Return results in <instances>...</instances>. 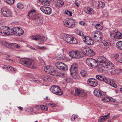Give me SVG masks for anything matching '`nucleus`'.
Here are the masks:
<instances>
[{"mask_svg":"<svg viewBox=\"0 0 122 122\" xmlns=\"http://www.w3.org/2000/svg\"><path fill=\"white\" fill-rule=\"evenodd\" d=\"M100 66L108 69H113L114 68V65L108 60L105 57L103 56L100 57Z\"/></svg>","mask_w":122,"mask_h":122,"instance_id":"obj_1","label":"nucleus"},{"mask_svg":"<svg viewBox=\"0 0 122 122\" xmlns=\"http://www.w3.org/2000/svg\"><path fill=\"white\" fill-rule=\"evenodd\" d=\"M19 61L20 63L26 67L32 69H35L36 68V65L35 62L32 60L23 58L20 59Z\"/></svg>","mask_w":122,"mask_h":122,"instance_id":"obj_2","label":"nucleus"},{"mask_svg":"<svg viewBox=\"0 0 122 122\" xmlns=\"http://www.w3.org/2000/svg\"><path fill=\"white\" fill-rule=\"evenodd\" d=\"M35 11V10H31L28 12L29 14L27 15H30L32 17L33 19L35 20L38 25H41L43 23V19L41 17H40L39 15L36 14Z\"/></svg>","mask_w":122,"mask_h":122,"instance_id":"obj_3","label":"nucleus"},{"mask_svg":"<svg viewBox=\"0 0 122 122\" xmlns=\"http://www.w3.org/2000/svg\"><path fill=\"white\" fill-rule=\"evenodd\" d=\"M62 36H64L63 37L65 40L68 43L71 44H75L77 43L76 39L71 35L64 33Z\"/></svg>","mask_w":122,"mask_h":122,"instance_id":"obj_4","label":"nucleus"},{"mask_svg":"<svg viewBox=\"0 0 122 122\" xmlns=\"http://www.w3.org/2000/svg\"><path fill=\"white\" fill-rule=\"evenodd\" d=\"M96 78L100 81L105 82L115 88L117 87V84L112 80L107 79L105 77H103L102 76L100 75H96Z\"/></svg>","mask_w":122,"mask_h":122,"instance_id":"obj_5","label":"nucleus"},{"mask_svg":"<svg viewBox=\"0 0 122 122\" xmlns=\"http://www.w3.org/2000/svg\"><path fill=\"white\" fill-rule=\"evenodd\" d=\"M82 53L89 56H93L95 54V53L88 47H84L81 49Z\"/></svg>","mask_w":122,"mask_h":122,"instance_id":"obj_6","label":"nucleus"},{"mask_svg":"<svg viewBox=\"0 0 122 122\" xmlns=\"http://www.w3.org/2000/svg\"><path fill=\"white\" fill-rule=\"evenodd\" d=\"M50 90L53 93L58 95L60 96L63 94L62 91L59 86L53 85L50 88Z\"/></svg>","mask_w":122,"mask_h":122,"instance_id":"obj_7","label":"nucleus"},{"mask_svg":"<svg viewBox=\"0 0 122 122\" xmlns=\"http://www.w3.org/2000/svg\"><path fill=\"white\" fill-rule=\"evenodd\" d=\"M11 29L2 26L0 28V35L2 36L11 35Z\"/></svg>","mask_w":122,"mask_h":122,"instance_id":"obj_8","label":"nucleus"},{"mask_svg":"<svg viewBox=\"0 0 122 122\" xmlns=\"http://www.w3.org/2000/svg\"><path fill=\"white\" fill-rule=\"evenodd\" d=\"M11 35H15L20 36L23 35L24 31L22 29L17 27H14L11 29Z\"/></svg>","mask_w":122,"mask_h":122,"instance_id":"obj_9","label":"nucleus"},{"mask_svg":"<svg viewBox=\"0 0 122 122\" xmlns=\"http://www.w3.org/2000/svg\"><path fill=\"white\" fill-rule=\"evenodd\" d=\"M87 64L89 66L93 67L98 66V63L96 60L90 58H87L86 61Z\"/></svg>","mask_w":122,"mask_h":122,"instance_id":"obj_10","label":"nucleus"},{"mask_svg":"<svg viewBox=\"0 0 122 122\" xmlns=\"http://www.w3.org/2000/svg\"><path fill=\"white\" fill-rule=\"evenodd\" d=\"M94 94L97 97L102 98V100L104 101L107 99V95L102 91L98 90H95L94 92Z\"/></svg>","mask_w":122,"mask_h":122,"instance_id":"obj_11","label":"nucleus"},{"mask_svg":"<svg viewBox=\"0 0 122 122\" xmlns=\"http://www.w3.org/2000/svg\"><path fill=\"white\" fill-rule=\"evenodd\" d=\"M71 94L73 95L81 97L85 96L87 94L86 92H85L84 91H81L77 88L75 89V92L72 91H71Z\"/></svg>","mask_w":122,"mask_h":122,"instance_id":"obj_12","label":"nucleus"},{"mask_svg":"<svg viewBox=\"0 0 122 122\" xmlns=\"http://www.w3.org/2000/svg\"><path fill=\"white\" fill-rule=\"evenodd\" d=\"M93 37L98 41H100L102 40L103 38L102 33L98 31H96L93 33L92 35Z\"/></svg>","mask_w":122,"mask_h":122,"instance_id":"obj_13","label":"nucleus"},{"mask_svg":"<svg viewBox=\"0 0 122 122\" xmlns=\"http://www.w3.org/2000/svg\"><path fill=\"white\" fill-rule=\"evenodd\" d=\"M44 70L47 73L54 76H57L56 71L53 70V67L51 66H47L44 68Z\"/></svg>","mask_w":122,"mask_h":122,"instance_id":"obj_14","label":"nucleus"},{"mask_svg":"<svg viewBox=\"0 0 122 122\" xmlns=\"http://www.w3.org/2000/svg\"><path fill=\"white\" fill-rule=\"evenodd\" d=\"M69 55L71 57L75 58H80L83 56V55H81L80 54L78 51H70L69 53Z\"/></svg>","mask_w":122,"mask_h":122,"instance_id":"obj_15","label":"nucleus"},{"mask_svg":"<svg viewBox=\"0 0 122 122\" xmlns=\"http://www.w3.org/2000/svg\"><path fill=\"white\" fill-rule=\"evenodd\" d=\"M64 23L66 27L71 28L74 27L75 25L73 19H71L66 20L64 22Z\"/></svg>","mask_w":122,"mask_h":122,"instance_id":"obj_16","label":"nucleus"},{"mask_svg":"<svg viewBox=\"0 0 122 122\" xmlns=\"http://www.w3.org/2000/svg\"><path fill=\"white\" fill-rule=\"evenodd\" d=\"M30 38L32 40L39 41V43L41 44L43 43L45 39V37H42L39 35H34L31 36Z\"/></svg>","mask_w":122,"mask_h":122,"instance_id":"obj_17","label":"nucleus"},{"mask_svg":"<svg viewBox=\"0 0 122 122\" xmlns=\"http://www.w3.org/2000/svg\"><path fill=\"white\" fill-rule=\"evenodd\" d=\"M56 66L58 68L62 70L65 71L67 69L66 65L62 62H58L56 64Z\"/></svg>","mask_w":122,"mask_h":122,"instance_id":"obj_18","label":"nucleus"},{"mask_svg":"<svg viewBox=\"0 0 122 122\" xmlns=\"http://www.w3.org/2000/svg\"><path fill=\"white\" fill-rule=\"evenodd\" d=\"M40 9L43 12L47 15H49L51 13V9L49 7L42 6Z\"/></svg>","mask_w":122,"mask_h":122,"instance_id":"obj_19","label":"nucleus"},{"mask_svg":"<svg viewBox=\"0 0 122 122\" xmlns=\"http://www.w3.org/2000/svg\"><path fill=\"white\" fill-rule=\"evenodd\" d=\"M3 16L5 17H8L12 15V13L10 10H8L5 8H3L1 10Z\"/></svg>","mask_w":122,"mask_h":122,"instance_id":"obj_20","label":"nucleus"},{"mask_svg":"<svg viewBox=\"0 0 122 122\" xmlns=\"http://www.w3.org/2000/svg\"><path fill=\"white\" fill-rule=\"evenodd\" d=\"M83 40L84 42L87 45H92L94 43V41L89 36H85L83 38Z\"/></svg>","mask_w":122,"mask_h":122,"instance_id":"obj_21","label":"nucleus"},{"mask_svg":"<svg viewBox=\"0 0 122 122\" xmlns=\"http://www.w3.org/2000/svg\"><path fill=\"white\" fill-rule=\"evenodd\" d=\"M77 65L76 64H74L73 65L71 66L70 69L71 73V75L73 74L74 73H76V72L77 70Z\"/></svg>","mask_w":122,"mask_h":122,"instance_id":"obj_22","label":"nucleus"},{"mask_svg":"<svg viewBox=\"0 0 122 122\" xmlns=\"http://www.w3.org/2000/svg\"><path fill=\"white\" fill-rule=\"evenodd\" d=\"M55 3L56 6L57 7L61 6L64 4L63 0H56Z\"/></svg>","mask_w":122,"mask_h":122,"instance_id":"obj_23","label":"nucleus"},{"mask_svg":"<svg viewBox=\"0 0 122 122\" xmlns=\"http://www.w3.org/2000/svg\"><path fill=\"white\" fill-rule=\"evenodd\" d=\"M86 12L89 14H93L94 11L92 9L89 7H87Z\"/></svg>","mask_w":122,"mask_h":122,"instance_id":"obj_24","label":"nucleus"},{"mask_svg":"<svg viewBox=\"0 0 122 122\" xmlns=\"http://www.w3.org/2000/svg\"><path fill=\"white\" fill-rule=\"evenodd\" d=\"M12 43L5 42L4 43V46L7 48L11 49Z\"/></svg>","mask_w":122,"mask_h":122,"instance_id":"obj_25","label":"nucleus"},{"mask_svg":"<svg viewBox=\"0 0 122 122\" xmlns=\"http://www.w3.org/2000/svg\"><path fill=\"white\" fill-rule=\"evenodd\" d=\"M102 47L104 49H108L109 47L108 43L105 41L103 42Z\"/></svg>","mask_w":122,"mask_h":122,"instance_id":"obj_26","label":"nucleus"},{"mask_svg":"<svg viewBox=\"0 0 122 122\" xmlns=\"http://www.w3.org/2000/svg\"><path fill=\"white\" fill-rule=\"evenodd\" d=\"M117 47L120 50L122 51V41L118 42L117 43Z\"/></svg>","mask_w":122,"mask_h":122,"instance_id":"obj_27","label":"nucleus"},{"mask_svg":"<svg viewBox=\"0 0 122 122\" xmlns=\"http://www.w3.org/2000/svg\"><path fill=\"white\" fill-rule=\"evenodd\" d=\"M115 34L116 39L122 38V34L120 32L117 31Z\"/></svg>","mask_w":122,"mask_h":122,"instance_id":"obj_28","label":"nucleus"},{"mask_svg":"<svg viewBox=\"0 0 122 122\" xmlns=\"http://www.w3.org/2000/svg\"><path fill=\"white\" fill-rule=\"evenodd\" d=\"M99 66V67L98 68L97 71H98L100 73L103 72L104 71V67L102 66V67H101L102 66H100V64H98V66Z\"/></svg>","mask_w":122,"mask_h":122,"instance_id":"obj_29","label":"nucleus"},{"mask_svg":"<svg viewBox=\"0 0 122 122\" xmlns=\"http://www.w3.org/2000/svg\"><path fill=\"white\" fill-rule=\"evenodd\" d=\"M94 79L93 78H90L88 79L87 81V84L90 86H92L93 82L94 81Z\"/></svg>","mask_w":122,"mask_h":122,"instance_id":"obj_30","label":"nucleus"},{"mask_svg":"<svg viewBox=\"0 0 122 122\" xmlns=\"http://www.w3.org/2000/svg\"><path fill=\"white\" fill-rule=\"evenodd\" d=\"M12 48L15 47L19 49L21 48V46L20 45H18L17 44L12 43Z\"/></svg>","mask_w":122,"mask_h":122,"instance_id":"obj_31","label":"nucleus"},{"mask_svg":"<svg viewBox=\"0 0 122 122\" xmlns=\"http://www.w3.org/2000/svg\"><path fill=\"white\" fill-rule=\"evenodd\" d=\"M117 61L120 63H122V54H118V57L117 59Z\"/></svg>","mask_w":122,"mask_h":122,"instance_id":"obj_32","label":"nucleus"},{"mask_svg":"<svg viewBox=\"0 0 122 122\" xmlns=\"http://www.w3.org/2000/svg\"><path fill=\"white\" fill-rule=\"evenodd\" d=\"M98 5L99 7L101 8H103L105 6L104 3L102 1L99 2Z\"/></svg>","mask_w":122,"mask_h":122,"instance_id":"obj_33","label":"nucleus"},{"mask_svg":"<svg viewBox=\"0 0 122 122\" xmlns=\"http://www.w3.org/2000/svg\"><path fill=\"white\" fill-rule=\"evenodd\" d=\"M81 74L83 77H84L87 76V75L86 72L85 70H82L81 71Z\"/></svg>","mask_w":122,"mask_h":122,"instance_id":"obj_34","label":"nucleus"},{"mask_svg":"<svg viewBox=\"0 0 122 122\" xmlns=\"http://www.w3.org/2000/svg\"><path fill=\"white\" fill-rule=\"evenodd\" d=\"M65 80L67 83H71L73 82L72 79L70 77H67L65 79Z\"/></svg>","mask_w":122,"mask_h":122,"instance_id":"obj_35","label":"nucleus"},{"mask_svg":"<svg viewBox=\"0 0 122 122\" xmlns=\"http://www.w3.org/2000/svg\"><path fill=\"white\" fill-rule=\"evenodd\" d=\"M76 32L77 33V34L81 36H83L84 35L82 31L80 30H76Z\"/></svg>","mask_w":122,"mask_h":122,"instance_id":"obj_36","label":"nucleus"},{"mask_svg":"<svg viewBox=\"0 0 122 122\" xmlns=\"http://www.w3.org/2000/svg\"><path fill=\"white\" fill-rule=\"evenodd\" d=\"M96 29L98 30H101L102 29V26L100 24H97L95 26Z\"/></svg>","mask_w":122,"mask_h":122,"instance_id":"obj_37","label":"nucleus"},{"mask_svg":"<svg viewBox=\"0 0 122 122\" xmlns=\"http://www.w3.org/2000/svg\"><path fill=\"white\" fill-rule=\"evenodd\" d=\"M50 2L49 1L47 0H44V2L43 4L44 5L48 6L50 5Z\"/></svg>","mask_w":122,"mask_h":122,"instance_id":"obj_38","label":"nucleus"},{"mask_svg":"<svg viewBox=\"0 0 122 122\" xmlns=\"http://www.w3.org/2000/svg\"><path fill=\"white\" fill-rule=\"evenodd\" d=\"M106 120L105 118L102 116L100 117L98 120V122H104Z\"/></svg>","mask_w":122,"mask_h":122,"instance_id":"obj_39","label":"nucleus"},{"mask_svg":"<svg viewBox=\"0 0 122 122\" xmlns=\"http://www.w3.org/2000/svg\"><path fill=\"white\" fill-rule=\"evenodd\" d=\"M4 1L9 4H13L14 2V0H4Z\"/></svg>","mask_w":122,"mask_h":122,"instance_id":"obj_40","label":"nucleus"},{"mask_svg":"<svg viewBox=\"0 0 122 122\" xmlns=\"http://www.w3.org/2000/svg\"><path fill=\"white\" fill-rule=\"evenodd\" d=\"M110 37L113 40H116L115 33H112L110 34Z\"/></svg>","mask_w":122,"mask_h":122,"instance_id":"obj_41","label":"nucleus"},{"mask_svg":"<svg viewBox=\"0 0 122 122\" xmlns=\"http://www.w3.org/2000/svg\"><path fill=\"white\" fill-rule=\"evenodd\" d=\"M92 86L95 87L98 85V83L96 79H94V81L93 82Z\"/></svg>","mask_w":122,"mask_h":122,"instance_id":"obj_42","label":"nucleus"},{"mask_svg":"<svg viewBox=\"0 0 122 122\" xmlns=\"http://www.w3.org/2000/svg\"><path fill=\"white\" fill-rule=\"evenodd\" d=\"M41 109L42 110L46 111L48 109V107L45 105H41Z\"/></svg>","mask_w":122,"mask_h":122,"instance_id":"obj_43","label":"nucleus"},{"mask_svg":"<svg viewBox=\"0 0 122 122\" xmlns=\"http://www.w3.org/2000/svg\"><path fill=\"white\" fill-rule=\"evenodd\" d=\"M17 7L19 8L22 9L24 7V5L21 3H19L17 5Z\"/></svg>","mask_w":122,"mask_h":122,"instance_id":"obj_44","label":"nucleus"},{"mask_svg":"<svg viewBox=\"0 0 122 122\" xmlns=\"http://www.w3.org/2000/svg\"><path fill=\"white\" fill-rule=\"evenodd\" d=\"M45 78L46 79L45 81L48 82L50 80L51 78L49 75H47L45 77Z\"/></svg>","mask_w":122,"mask_h":122,"instance_id":"obj_45","label":"nucleus"},{"mask_svg":"<svg viewBox=\"0 0 122 122\" xmlns=\"http://www.w3.org/2000/svg\"><path fill=\"white\" fill-rule=\"evenodd\" d=\"M7 69L8 71H14V69L12 66H7Z\"/></svg>","mask_w":122,"mask_h":122,"instance_id":"obj_46","label":"nucleus"},{"mask_svg":"<svg viewBox=\"0 0 122 122\" xmlns=\"http://www.w3.org/2000/svg\"><path fill=\"white\" fill-rule=\"evenodd\" d=\"M118 54H113L112 55V57L114 59H116L117 60V58L118 57Z\"/></svg>","mask_w":122,"mask_h":122,"instance_id":"obj_47","label":"nucleus"},{"mask_svg":"<svg viewBox=\"0 0 122 122\" xmlns=\"http://www.w3.org/2000/svg\"><path fill=\"white\" fill-rule=\"evenodd\" d=\"M77 116L76 115H74V114L71 117V120L72 121H74L75 118H77Z\"/></svg>","mask_w":122,"mask_h":122,"instance_id":"obj_48","label":"nucleus"},{"mask_svg":"<svg viewBox=\"0 0 122 122\" xmlns=\"http://www.w3.org/2000/svg\"><path fill=\"white\" fill-rule=\"evenodd\" d=\"M66 56L64 54L62 55L60 57V59L61 60H65L66 59Z\"/></svg>","mask_w":122,"mask_h":122,"instance_id":"obj_49","label":"nucleus"},{"mask_svg":"<svg viewBox=\"0 0 122 122\" xmlns=\"http://www.w3.org/2000/svg\"><path fill=\"white\" fill-rule=\"evenodd\" d=\"M47 75H42L40 76L41 78L45 81L46 79L45 77Z\"/></svg>","mask_w":122,"mask_h":122,"instance_id":"obj_50","label":"nucleus"},{"mask_svg":"<svg viewBox=\"0 0 122 122\" xmlns=\"http://www.w3.org/2000/svg\"><path fill=\"white\" fill-rule=\"evenodd\" d=\"M74 76H73V77L75 79H79V77L77 75H76L75 73H74Z\"/></svg>","mask_w":122,"mask_h":122,"instance_id":"obj_51","label":"nucleus"},{"mask_svg":"<svg viewBox=\"0 0 122 122\" xmlns=\"http://www.w3.org/2000/svg\"><path fill=\"white\" fill-rule=\"evenodd\" d=\"M49 105H50L52 107H55L56 106V104L54 103H49Z\"/></svg>","mask_w":122,"mask_h":122,"instance_id":"obj_52","label":"nucleus"},{"mask_svg":"<svg viewBox=\"0 0 122 122\" xmlns=\"http://www.w3.org/2000/svg\"><path fill=\"white\" fill-rule=\"evenodd\" d=\"M36 108L37 110L41 109V105H37L36 106Z\"/></svg>","mask_w":122,"mask_h":122,"instance_id":"obj_53","label":"nucleus"},{"mask_svg":"<svg viewBox=\"0 0 122 122\" xmlns=\"http://www.w3.org/2000/svg\"><path fill=\"white\" fill-rule=\"evenodd\" d=\"M110 115V113H109L108 114L106 115L103 116L106 119Z\"/></svg>","mask_w":122,"mask_h":122,"instance_id":"obj_54","label":"nucleus"},{"mask_svg":"<svg viewBox=\"0 0 122 122\" xmlns=\"http://www.w3.org/2000/svg\"><path fill=\"white\" fill-rule=\"evenodd\" d=\"M39 48L40 49L43 50V49H46L45 46H43L42 47H39Z\"/></svg>","mask_w":122,"mask_h":122,"instance_id":"obj_55","label":"nucleus"},{"mask_svg":"<svg viewBox=\"0 0 122 122\" xmlns=\"http://www.w3.org/2000/svg\"><path fill=\"white\" fill-rule=\"evenodd\" d=\"M75 3L76 5L78 7L79 6V3L76 0L75 1Z\"/></svg>","mask_w":122,"mask_h":122,"instance_id":"obj_56","label":"nucleus"},{"mask_svg":"<svg viewBox=\"0 0 122 122\" xmlns=\"http://www.w3.org/2000/svg\"><path fill=\"white\" fill-rule=\"evenodd\" d=\"M109 99L110 101L111 102H114L115 101V100L113 99L112 98L110 97L109 98Z\"/></svg>","mask_w":122,"mask_h":122,"instance_id":"obj_57","label":"nucleus"},{"mask_svg":"<svg viewBox=\"0 0 122 122\" xmlns=\"http://www.w3.org/2000/svg\"><path fill=\"white\" fill-rule=\"evenodd\" d=\"M79 23L81 25H84L85 23L83 21H81Z\"/></svg>","mask_w":122,"mask_h":122,"instance_id":"obj_58","label":"nucleus"},{"mask_svg":"<svg viewBox=\"0 0 122 122\" xmlns=\"http://www.w3.org/2000/svg\"><path fill=\"white\" fill-rule=\"evenodd\" d=\"M8 87L7 86H4V88H5V90L8 89Z\"/></svg>","mask_w":122,"mask_h":122,"instance_id":"obj_59","label":"nucleus"},{"mask_svg":"<svg viewBox=\"0 0 122 122\" xmlns=\"http://www.w3.org/2000/svg\"><path fill=\"white\" fill-rule=\"evenodd\" d=\"M61 75L62 77H64L65 76V74L64 73H61Z\"/></svg>","mask_w":122,"mask_h":122,"instance_id":"obj_60","label":"nucleus"},{"mask_svg":"<svg viewBox=\"0 0 122 122\" xmlns=\"http://www.w3.org/2000/svg\"><path fill=\"white\" fill-rule=\"evenodd\" d=\"M69 11L67 10H66L65 11V13L67 15H69Z\"/></svg>","mask_w":122,"mask_h":122,"instance_id":"obj_61","label":"nucleus"},{"mask_svg":"<svg viewBox=\"0 0 122 122\" xmlns=\"http://www.w3.org/2000/svg\"><path fill=\"white\" fill-rule=\"evenodd\" d=\"M18 108H19L20 110H23V107H18Z\"/></svg>","mask_w":122,"mask_h":122,"instance_id":"obj_62","label":"nucleus"},{"mask_svg":"<svg viewBox=\"0 0 122 122\" xmlns=\"http://www.w3.org/2000/svg\"><path fill=\"white\" fill-rule=\"evenodd\" d=\"M69 15L70 16H71L72 15V12L71 11H69Z\"/></svg>","mask_w":122,"mask_h":122,"instance_id":"obj_63","label":"nucleus"},{"mask_svg":"<svg viewBox=\"0 0 122 122\" xmlns=\"http://www.w3.org/2000/svg\"><path fill=\"white\" fill-rule=\"evenodd\" d=\"M40 1L41 3H42V4H43L44 1V0H39Z\"/></svg>","mask_w":122,"mask_h":122,"instance_id":"obj_64","label":"nucleus"}]
</instances>
